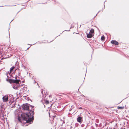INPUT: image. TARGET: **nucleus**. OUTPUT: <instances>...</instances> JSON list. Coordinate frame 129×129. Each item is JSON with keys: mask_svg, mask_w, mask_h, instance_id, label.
<instances>
[{"mask_svg": "<svg viewBox=\"0 0 129 129\" xmlns=\"http://www.w3.org/2000/svg\"><path fill=\"white\" fill-rule=\"evenodd\" d=\"M23 109L28 111L26 113H22L21 115L22 120L20 119L19 116L18 117V120L22 123L23 126L28 125L31 123L34 119L33 115L34 114V110L32 109L33 107L30 104H23L22 106Z\"/></svg>", "mask_w": 129, "mask_h": 129, "instance_id": "1", "label": "nucleus"}, {"mask_svg": "<svg viewBox=\"0 0 129 129\" xmlns=\"http://www.w3.org/2000/svg\"><path fill=\"white\" fill-rule=\"evenodd\" d=\"M11 72L10 71L7 72L6 73V74L7 77L8 78H11Z\"/></svg>", "mask_w": 129, "mask_h": 129, "instance_id": "2", "label": "nucleus"}, {"mask_svg": "<svg viewBox=\"0 0 129 129\" xmlns=\"http://www.w3.org/2000/svg\"><path fill=\"white\" fill-rule=\"evenodd\" d=\"M3 99L4 102H7L8 100V97L6 96H4L3 97Z\"/></svg>", "mask_w": 129, "mask_h": 129, "instance_id": "3", "label": "nucleus"}, {"mask_svg": "<svg viewBox=\"0 0 129 129\" xmlns=\"http://www.w3.org/2000/svg\"><path fill=\"white\" fill-rule=\"evenodd\" d=\"M12 86L13 88L15 89H17L19 87V86L17 85V84H13Z\"/></svg>", "mask_w": 129, "mask_h": 129, "instance_id": "4", "label": "nucleus"}, {"mask_svg": "<svg viewBox=\"0 0 129 129\" xmlns=\"http://www.w3.org/2000/svg\"><path fill=\"white\" fill-rule=\"evenodd\" d=\"M111 43L112 44H114L116 45H118V43L114 40L112 41H111Z\"/></svg>", "mask_w": 129, "mask_h": 129, "instance_id": "5", "label": "nucleus"}, {"mask_svg": "<svg viewBox=\"0 0 129 129\" xmlns=\"http://www.w3.org/2000/svg\"><path fill=\"white\" fill-rule=\"evenodd\" d=\"M21 71L19 69H17V70L16 71V73H17V76L18 75L19 76Z\"/></svg>", "mask_w": 129, "mask_h": 129, "instance_id": "6", "label": "nucleus"}, {"mask_svg": "<svg viewBox=\"0 0 129 129\" xmlns=\"http://www.w3.org/2000/svg\"><path fill=\"white\" fill-rule=\"evenodd\" d=\"M82 117L81 116H78L77 118V121L79 122H81V121Z\"/></svg>", "mask_w": 129, "mask_h": 129, "instance_id": "7", "label": "nucleus"}, {"mask_svg": "<svg viewBox=\"0 0 129 129\" xmlns=\"http://www.w3.org/2000/svg\"><path fill=\"white\" fill-rule=\"evenodd\" d=\"M2 109V110H0V112L3 113L4 110V109L3 108V107L2 105H1L0 107V109Z\"/></svg>", "mask_w": 129, "mask_h": 129, "instance_id": "8", "label": "nucleus"}, {"mask_svg": "<svg viewBox=\"0 0 129 129\" xmlns=\"http://www.w3.org/2000/svg\"><path fill=\"white\" fill-rule=\"evenodd\" d=\"M93 37V35L90 33L88 34L87 35V37L88 38H91Z\"/></svg>", "mask_w": 129, "mask_h": 129, "instance_id": "9", "label": "nucleus"}, {"mask_svg": "<svg viewBox=\"0 0 129 129\" xmlns=\"http://www.w3.org/2000/svg\"><path fill=\"white\" fill-rule=\"evenodd\" d=\"M8 78L6 79L7 81H8L10 83H13V79H8Z\"/></svg>", "mask_w": 129, "mask_h": 129, "instance_id": "10", "label": "nucleus"}, {"mask_svg": "<svg viewBox=\"0 0 129 129\" xmlns=\"http://www.w3.org/2000/svg\"><path fill=\"white\" fill-rule=\"evenodd\" d=\"M15 67L14 66H13L11 68H10V71L12 72V71L14 70Z\"/></svg>", "mask_w": 129, "mask_h": 129, "instance_id": "11", "label": "nucleus"}, {"mask_svg": "<svg viewBox=\"0 0 129 129\" xmlns=\"http://www.w3.org/2000/svg\"><path fill=\"white\" fill-rule=\"evenodd\" d=\"M94 32V29H91L90 31V34H92L93 35V33Z\"/></svg>", "mask_w": 129, "mask_h": 129, "instance_id": "12", "label": "nucleus"}, {"mask_svg": "<svg viewBox=\"0 0 129 129\" xmlns=\"http://www.w3.org/2000/svg\"><path fill=\"white\" fill-rule=\"evenodd\" d=\"M20 81L19 79H16L15 84H18Z\"/></svg>", "mask_w": 129, "mask_h": 129, "instance_id": "13", "label": "nucleus"}, {"mask_svg": "<svg viewBox=\"0 0 129 129\" xmlns=\"http://www.w3.org/2000/svg\"><path fill=\"white\" fill-rule=\"evenodd\" d=\"M17 75H15V78L16 79H17ZM16 79H15V80L13 79V83H14V84H15V82L16 81Z\"/></svg>", "mask_w": 129, "mask_h": 129, "instance_id": "14", "label": "nucleus"}, {"mask_svg": "<svg viewBox=\"0 0 129 129\" xmlns=\"http://www.w3.org/2000/svg\"><path fill=\"white\" fill-rule=\"evenodd\" d=\"M105 37L104 36H102L101 37V40L102 41H104L105 40Z\"/></svg>", "mask_w": 129, "mask_h": 129, "instance_id": "15", "label": "nucleus"}, {"mask_svg": "<svg viewBox=\"0 0 129 129\" xmlns=\"http://www.w3.org/2000/svg\"><path fill=\"white\" fill-rule=\"evenodd\" d=\"M124 107H119V106L118 107V109H123L124 108Z\"/></svg>", "mask_w": 129, "mask_h": 129, "instance_id": "16", "label": "nucleus"}, {"mask_svg": "<svg viewBox=\"0 0 129 129\" xmlns=\"http://www.w3.org/2000/svg\"><path fill=\"white\" fill-rule=\"evenodd\" d=\"M45 102L47 104H48L49 103V102L48 100H45Z\"/></svg>", "mask_w": 129, "mask_h": 129, "instance_id": "17", "label": "nucleus"}, {"mask_svg": "<svg viewBox=\"0 0 129 129\" xmlns=\"http://www.w3.org/2000/svg\"><path fill=\"white\" fill-rule=\"evenodd\" d=\"M17 70V69H16L15 70V71L12 73V74L13 75L15 74V72H16V71Z\"/></svg>", "mask_w": 129, "mask_h": 129, "instance_id": "18", "label": "nucleus"}, {"mask_svg": "<svg viewBox=\"0 0 129 129\" xmlns=\"http://www.w3.org/2000/svg\"><path fill=\"white\" fill-rule=\"evenodd\" d=\"M71 108H72V109H73L74 108V106L73 105H72V106H71Z\"/></svg>", "mask_w": 129, "mask_h": 129, "instance_id": "19", "label": "nucleus"}, {"mask_svg": "<svg viewBox=\"0 0 129 129\" xmlns=\"http://www.w3.org/2000/svg\"><path fill=\"white\" fill-rule=\"evenodd\" d=\"M72 108H70V109H69V111H71V110H72Z\"/></svg>", "mask_w": 129, "mask_h": 129, "instance_id": "20", "label": "nucleus"}, {"mask_svg": "<svg viewBox=\"0 0 129 129\" xmlns=\"http://www.w3.org/2000/svg\"><path fill=\"white\" fill-rule=\"evenodd\" d=\"M12 77V78H14V77L12 75V74H11V77Z\"/></svg>", "mask_w": 129, "mask_h": 129, "instance_id": "21", "label": "nucleus"}, {"mask_svg": "<svg viewBox=\"0 0 129 129\" xmlns=\"http://www.w3.org/2000/svg\"><path fill=\"white\" fill-rule=\"evenodd\" d=\"M95 125H96V127H97V124H95Z\"/></svg>", "mask_w": 129, "mask_h": 129, "instance_id": "22", "label": "nucleus"}, {"mask_svg": "<svg viewBox=\"0 0 129 129\" xmlns=\"http://www.w3.org/2000/svg\"><path fill=\"white\" fill-rule=\"evenodd\" d=\"M51 95H50L49 96L50 97H51Z\"/></svg>", "mask_w": 129, "mask_h": 129, "instance_id": "23", "label": "nucleus"}, {"mask_svg": "<svg viewBox=\"0 0 129 129\" xmlns=\"http://www.w3.org/2000/svg\"><path fill=\"white\" fill-rule=\"evenodd\" d=\"M37 85H38V83H37Z\"/></svg>", "mask_w": 129, "mask_h": 129, "instance_id": "24", "label": "nucleus"}, {"mask_svg": "<svg viewBox=\"0 0 129 129\" xmlns=\"http://www.w3.org/2000/svg\"><path fill=\"white\" fill-rule=\"evenodd\" d=\"M79 108L80 109H81V108H82L81 107H80Z\"/></svg>", "mask_w": 129, "mask_h": 129, "instance_id": "25", "label": "nucleus"}, {"mask_svg": "<svg viewBox=\"0 0 129 129\" xmlns=\"http://www.w3.org/2000/svg\"><path fill=\"white\" fill-rule=\"evenodd\" d=\"M36 83V82L35 81V83Z\"/></svg>", "mask_w": 129, "mask_h": 129, "instance_id": "26", "label": "nucleus"}, {"mask_svg": "<svg viewBox=\"0 0 129 129\" xmlns=\"http://www.w3.org/2000/svg\"><path fill=\"white\" fill-rule=\"evenodd\" d=\"M2 110V109H0V110Z\"/></svg>", "mask_w": 129, "mask_h": 129, "instance_id": "27", "label": "nucleus"}, {"mask_svg": "<svg viewBox=\"0 0 129 129\" xmlns=\"http://www.w3.org/2000/svg\"><path fill=\"white\" fill-rule=\"evenodd\" d=\"M99 12H100V11H99V12H98V13H99Z\"/></svg>", "mask_w": 129, "mask_h": 129, "instance_id": "28", "label": "nucleus"}, {"mask_svg": "<svg viewBox=\"0 0 129 129\" xmlns=\"http://www.w3.org/2000/svg\"><path fill=\"white\" fill-rule=\"evenodd\" d=\"M12 22V21H11L10 22Z\"/></svg>", "mask_w": 129, "mask_h": 129, "instance_id": "29", "label": "nucleus"}, {"mask_svg": "<svg viewBox=\"0 0 129 129\" xmlns=\"http://www.w3.org/2000/svg\"><path fill=\"white\" fill-rule=\"evenodd\" d=\"M12 22V21H11L10 22Z\"/></svg>", "mask_w": 129, "mask_h": 129, "instance_id": "30", "label": "nucleus"}, {"mask_svg": "<svg viewBox=\"0 0 129 129\" xmlns=\"http://www.w3.org/2000/svg\"><path fill=\"white\" fill-rule=\"evenodd\" d=\"M12 22V21H11L10 22Z\"/></svg>", "mask_w": 129, "mask_h": 129, "instance_id": "31", "label": "nucleus"}, {"mask_svg": "<svg viewBox=\"0 0 129 129\" xmlns=\"http://www.w3.org/2000/svg\"><path fill=\"white\" fill-rule=\"evenodd\" d=\"M12 22V21H11L10 22Z\"/></svg>", "mask_w": 129, "mask_h": 129, "instance_id": "32", "label": "nucleus"}, {"mask_svg": "<svg viewBox=\"0 0 129 129\" xmlns=\"http://www.w3.org/2000/svg\"><path fill=\"white\" fill-rule=\"evenodd\" d=\"M28 48H27V49H28Z\"/></svg>", "mask_w": 129, "mask_h": 129, "instance_id": "33", "label": "nucleus"}, {"mask_svg": "<svg viewBox=\"0 0 129 129\" xmlns=\"http://www.w3.org/2000/svg\"><path fill=\"white\" fill-rule=\"evenodd\" d=\"M9 36H10V33H9Z\"/></svg>", "mask_w": 129, "mask_h": 129, "instance_id": "34", "label": "nucleus"}]
</instances>
